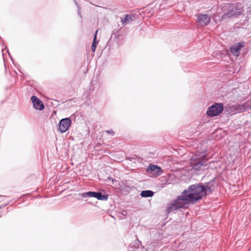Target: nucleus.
Instances as JSON below:
<instances>
[{
	"instance_id": "0eeeda50",
	"label": "nucleus",
	"mask_w": 251,
	"mask_h": 251,
	"mask_svg": "<svg viewBox=\"0 0 251 251\" xmlns=\"http://www.w3.org/2000/svg\"><path fill=\"white\" fill-rule=\"evenodd\" d=\"M31 100L33 103V107L38 110H42L45 108L43 102L35 96H32L31 98Z\"/></svg>"
},
{
	"instance_id": "423d86ee",
	"label": "nucleus",
	"mask_w": 251,
	"mask_h": 251,
	"mask_svg": "<svg viewBox=\"0 0 251 251\" xmlns=\"http://www.w3.org/2000/svg\"><path fill=\"white\" fill-rule=\"evenodd\" d=\"M72 121L69 118H66L61 119L58 124L59 130L61 133L65 132L70 127Z\"/></svg>"
},
{
	"instance_id": "9d476101",
	"label": "nucleus",
	"mask_w": 251,
	"mask_h": 251,
	"mask_svg": "<svg viewBox=\"0 0 251 251\" xmlns=\"http://www.w3.org/2000/svg\"><path fill=\"white\" fill-rule=\"evenodd\" d=\"M243 47V45L241 43H238L235 46H232L231 48V51L233 54H235L238 56L239 54V50L241 49L242 47Z\"/></svg>"
},
{
	"instance_id": "ddd939ff",
	"label": "nucleus",
	"mask_w": 251,
	"mask_h": 251,
	"mask_svg": "<svg viewBox=\"0 0 251 251\" xmlns=\"http://www.w3.org/2000/svg\"><path fill=\"white\" fill-rule=\"evenodd\" d=\"M98 32V30L96 31L95 35V37L93 39V42L92 45V50L94 52L96 51V47L98 44V42L96 41V35Z\"/></svg>"
},
{
	"instance_id": "20e7f679",
	"label": "nucleus",
	"mask_w": 251,
	"mask_h": 251,
	"mask_svg": "<svg viewBox=\"0 0 251 251\" xmlns=\"http://www.w3.org/2000/svg\"><path fill=\"white\" fill-rule=\"evenodd\" d=\"M205 155H202V157L199 158H195L192 156L194 160L191 162V166L196 170H200L203 166H206L208 165L207 160L205 159Z\"/></svg>"
},
{
	"instance_id": "7ed1b4c3",
	"label": "nucleus",
	"mask_w": 251,
	"mask_h": 251,
	"mask_svg": "<svg viewBox=\"0 0 251 251\" xmlns=\"http://www.w3.org/2000/svg\"><path fill=\"white\" fill-rule=\"evenodd\" d=\"M224 110L223 103H215L210 106L206 111V115L210 117L217 116L221 114Z\"/></svg>"
},
{
	"instance_id": "39448f33",
	"label": "nucleus",
	"mask_w": 251,
	"mask_h": 251,
	"mask_svg": "<svg viewBox=\"0 0 251 251\" xmlns=\"http://www.w3.org/2000/svg\"><path fill=\"white\" fill-rule=\"evenodd\" d=\"M81 196L83 198L94 197L97 198L99 200L106 201L108 199V196L105 195H102L100 192H87L82 193Z\"/></svg>"
},
{
	"instance_id": "6e6552de",
	"label": "nucleus",
	"mask_w": 251,
	"mask_h": 251,
	"mask_svg": "<svg viewBox=\"0 0 251 251\" xmlns=\"http://www.w3.org/2000/svg\"><path fill=\"white\" fill-rule=\"evenodd\" d=\"M198 22L201 26L207 25L210 21V17L207 14H200L197 16Z\"/></svg>"
},
{
	"instance_id": "f8f14e48",
	"label": "nucleus",
	"mask_w": 251,
	"mask_h": 251,
	"mask_svg": "<svg viewBox=\"0 0 251 251\" xmlns=\"http://www.w3.org/2000/svg\"><path fill=\"white\" fill-rule=\"evenodd\" d=\"M154 193L151 190H144L141 192L140 195L142 197L147 198L153 196Z\"/></svg>"
},
{
	"instance_id": "1a4fd4ad",
	"label": "nucleus",
	"mask_w": 251,
	"mask_h": 251,
	"mask_svg": "<svg viewBox=\"0 0 251 251\" xmlns=\"http://www.w3.org/2000/svg\"><path fill=\"white\" fill-rule=\"evenodd\" d=\"M147 171L150 174L158 176L160 175L163 172L162 170L160 167L154 165H150L147 168Z\"/></svg>"
},
{
	"instance_id": "f03ea898",
	"label": "nucleus",
	"mask_w": 251,
	"mask_h": 251,
	"mask_svg": "<svg viewBox=\"0 0 251 251\" xmlns=\"http://www.w3.org/2000/svg\"><path fill=\"white\" fill-rule=\"evenodd\" d=\"M242 6L237 3H226L223 7L224 18H232L241 14Z\"/></svg>"
},
{
	"instance_id": "9b49d317",
	"label": "nucleus",
	"mask_w": 251,
	"mask_h": 251,
	"mask_svg": "<svg viewBox=\"0 0 251 251\" xmlns=\"http://www.w3.org/2000/svg\"><path fill=\"white\" fill-rule=\"evenodd\" d=\"M132 17L129 14H126L124 18H121V22L123 25H126L132 21Z\"/></svg>"
},
{
	"instance_id": "f257e3e1",
	"label": "nucleus",
	"mask_w": 251,
	"mask_h": 251,
	"mask_svg": "<svg viewBox=\"0 0 251 251\" xmlns=\"http://www.w3.org/2000/svg\"><path fill=\"white\" fill-rule=\"evenodd\" d=\"M211 191L210 187L207 185L196 184L190 185L187 190H185L181 196H179L172 203L168 209V212L182 208L186 202L194 203L201 200Z\"/></svg>"
},
{
	"instance_id": "4468645a",
	"label": "nucleus",
	"mask_w": 251,
	"mask_h": 251,
	"mask_svg": "<svg viewBox=\"0 0 251 251\" xmlns=\"http://www.w3.org/2000/svg\"><path fill=\"white\" fill-rule=\"evenodd\" d=\"M106 132H107L108 133H110L112 135H114V131L112 129H110V130H106Z\"/></svg>"
}]
</instances>
